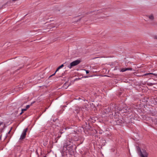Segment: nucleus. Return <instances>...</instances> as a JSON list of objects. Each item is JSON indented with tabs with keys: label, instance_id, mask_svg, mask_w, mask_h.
<instances>
[{
	"label": "nucleus",
	"instance_id": "2",
	"mask_svg": "<svg viewBox=\"0 0 157 157\" xmlns=\"http://www.w3.org/2000/svg\"><path fill=\"white\" fill-rule=\"evenodd\" d=\"M148 151L145 149H142L140 151V155L141 157H148Z\"/></svg>",
	"mask_w": 157,
	"mask_h": 157
},
{
	"label": "nucleus",
	"instance_id": "15",
	"mask_svg": "<svg viewBox=\"0 0 157 157\" xmlns=\"http://www.w3.org/2000/svg\"><path fill=\"white\" fill-rule=\"evenodd\" d=\"M151 24L152 25H152V23H151Z\"/></svg>",
	"mask_w": 157,
	"mask_h": 157
},
{
	"label": "nucleus",
	"instance_id": "12",
	"mask_svg": "<svg viewBox=\"0 0 157 157\" xmlns=\"http://www.w3.org/2000/svg\"><path fill=\"white\" fill-rule=\"evenodd\" d=\"M56 71L55 72V73L53 74L52 75H50L49 77H52V76H54L55 75V74H56Z\"/></svg>",
	"mask_w": 157,
	"mask_h": 157
},
{
	"label": "nucleus",
	"instance_id": "6",
	"mask_svg": "<svg viewBox=\"0 0 157 157\" xmlns=\"http://www.w3.org/2000/svg\"><path fill=\"white\" fill-rule=\"evenodd\" d=\"M153 75L155 76H157V74H155L152 73H149L145 74H144V76H149L148 77H152L151 75Z\"/></svg>",
	"mask_w": 157,
	"mask_h": 157
},
{
	"label": "nucleus",
	"instance_id": "3",
	"mask_svg": "<svg viewBox=\"0 0 157 157\" xmlns=\"http://www.w3.org/2000/svg\"><path fill=\"white\" fill-rule=\"evenodd\" d=\"M27 130V128H26L24 130L23 132L22 133L20 136V140H23L25 138L26 135V132Z\"/></svg>",
	"mask_w": 157,
	"mask_h": 157
},
{
	"label": "nucleus",
	"instance_id": "14",
	"mask_svg": "<svg viewBox=\"0 0 157 157\" xmlns=\"http://www.w3.org/2000/svg\"><path fill=\"white\" fill-rule=\"evenodd\" d=\"M86 71V74H88L89 73V71L88 70H85Z\"/></svg>",
	"mask_w": 157,
	"mask_h": 157
},
{
	"label": "nucleus",
	"instance_id": "1",
	"mask_svg": "<svg viewBox=\"0 0 157 157\" xmlns=\"http://www.w3.org/2000/svg\"><path fill=\"white\" fill-rule=\"evenodd\" d=\"M81 62L80 60L77 59L71 63L70 65L68 66V67L71 69L73 67L78 64Z\"/></svg>",
	"mask_w": 157,
	"mask_h": 157
},
{
	"label": "nucleus",
	"instance_id": "7",
	"mask_svg": "<svg viewBox=\"0 0 157 157\" xmlns=\"http://www.w3.org/2000/svg\"><path fill=\"white\" fill-rule=\"evenodd\" d=\"M63 66H64L62 64L61 65H60V66L59 67H58V68L57 69L56 71V72H57V71H58L59 69L62 68L63 67Z\"/></svg>",
	"mask_w": 157,
	"mask_h": 157
},
{
	"label": "nucleus",
	"instance_id": "8",
	"mask_svg": "<svg viewBox=\"0 0 157 157\" xmlns=\"http://www.w3.org/2000/svg\"><path fill=\"white\" fill-rule=\"evenodd\" d=\"M68 146V145L67 144V143H65L64 144L63 148H66Z\"/></svg>",
	"mask_w": 157,
	"mask_h": 157
},
{
	"label": "nucleus",
	"instance_id": "13",
	"mask_svg": "<svg viewBox=\"0 0 157 157\" xmlns=\"http://www.w3.org/2000/svg\"><path fill=\"white\" fill-rule=\"evenodd\" d=\"M56 71L55 72V73L53 74L52 75H50L49 77H52V76H54L55 75V74H56Z\"/></svg>",
	"mask_w": 157,
	"mask_h": 157
},
{
	"label": "nucleus",
	"instance_id": "5",
	"mask_svg": "<svg viewBox=\"0 0 157 157\" xmlns=\"http://www.w3.org/2000/svg\"><path fill=\"white\" fill-rule=\"evenodd\" d=\"M132 69L131 68H122L120 70V71L122 72H124L127 70L132 71Z\"/></svg>",
	"mask_w": 157,
	"mask_h": 157
},
{
	"label": "nucleus",
	"instance_id": "4",
	"mask_svg": "<svg viewBox=\"0 0 157 157\" xmlns=\"http://www.w3.org/2000/svg\"><path fill=\"white\" fill-rule=\"evenodd\" d=\"M146 16L148 19L151 21H153L154 20L155 17L154 14H153L151 13L148 14Z\"/></svg>",
	"mask_w": 157,
	"mask_h": 157
},
{
	"label": "nucleus",
	"instance_id": "11",
	"mask_svg": "<svg viewBox=\"0 0 157 157\" xmlns=\"http://www.w3.org/2000/svg\"><path fill=\"white\" fill-rule=\"evenodd\" d=\"M153 37L154 39H157V35H155Z\"/></svg>",
	"mask_w": 157,
	"mask_h": 157
},
{
	"label": "nucleus",
	"instance_id": "9",
	"mask_svg": "<svg viewBox=\"0 0 157 157\" xmlns=\"http://www.w3.org/2000/svg\"><path fill=\"white\" fill-rule=\"evenodd\" d=\"M27 109H22L21 112L20 113V115H21L24 111H26Z\"/></svg>",
	"mask_w": 157,
	"mask_h": 157
},
{
	"label": "nucleus",
	"instance_id": "10",
	"mask_svg": "<svg viewBox=\"0 0 157 157\" xmlns=\"http://www.w3.org/2000/svg\"><path fill=\"white\" fill-rule=\"evenodd\" d=\"M30 106V105H28L26 106V109H28L29 108Z\"/></svg>",
	"mask_w": 157,
	"mask_h": 157
}]
</instances>
